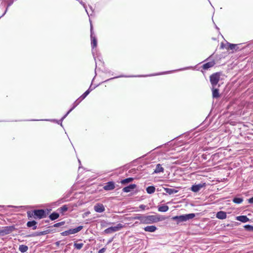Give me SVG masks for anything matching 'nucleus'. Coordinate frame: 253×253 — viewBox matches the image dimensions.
<instances>
[{"mask_svg":"<svg viewBox=\"0 0 253 253\" xmlns=\"http://www.w3.org/2000/svg\"><path fill=\"white\" fill-rule=\"evenodd\" d=\"M177 70H170L167 71H164L162 72L156 73L152 74L149 75H120L117 76H115L114 77H112L109 78L108 79L106 80L104 82H102L99 84H95L94 86H92V83L94 81L95 77L93 78L91 81V84L90 85L88 88L76 100L74 101V102L72 104L71 108L67 111L68 114H70L84 99L86 98V97L92 91L93 89H94L96 87H98L103 83H107L110 81L113 80L115 79H118L120 78H134V77H151L154 76H158L165 75L167 74H170L174 72H176Z\"/></svg>","mask_w":253,"mask_h":253,"instance_id":"1","label":"nucleus"},{"mask_svg":"<svg viewBox=\"0 0 253 253\" xmlns=\"http://www.w3.org/2000/svg\"><path fill=\"white\" fill-rule=\"evenodd\" d=\"M27 214L28 219L30 220V221H36L35 220H40L46 218L42 209L28 211Z\"/></svg>","mask_w":253,"mask_h":253,"instance_id":"2","label":"nucleus"},{"mask_svg":"<svg viewBox=\"0 0 253 253\" xmlns=\"http://www.w3.org/2000/svg\"><path fill=\"white\" fill-rule=\"evenodd\" d=\"M200 213H189L186 214H182L173 216H171L170 219L174 221H187L188 220L193 219L194 217L198 216Z\"/></svg>","mask_w":253,"mask_h":253,"instance_id":"3","label":"nucleus"},{"mask_svg":"<svg viewBox=\"0 0 253 253\" xmlns=\"http://www.w3.org/2000/svg\"><path fill=\"white\" fill-rule=\"evenodd\" d=\"M90 22V40H91V46L92 54L93 55L94 60H96V57L94 54V49L96 48L97 46V39L94 34L93 31V27L92 24L91 20L89 19Z\"/></svg>","mask_w":253,"mask_h":253,"instance_id":"4","label":"nucleus"},{"mask_svg":"<svg viewBox=\"0 0 253 253\" xmlns=\"http://www.w3.org/2000/svg\"><path fill=\"white\" fill-rule=\"evenodd\" d=\"M69 114H68V112H67L66 113V114L65 115H64L60 120H57V119H41V120L31 119V120H28V121H48V122H50L56 123L58 125H60L62 127H63V126L62 125V122L67 117V116Z\"/></svg>","mask_w":253,"mask_h":253,"instance_id":"5","label":"nucleus"},{"mask_svg":"<svg viewBox=\"0 0 253 253\" xmlns=\"http://www.w3.org/2000/svg\"><path fill=\"white\" fill-rule=\"evenodd\" d=\"M125 227L124 225L121 223L118 224L117 225H112L104 230V232L106 234L112 233L121 230Z\"/></svg>","mask_w":253,"mask_h":253,"instance_id":"6","label":"nucleus"},{"mask_svg":"<svg viewBox=\"0 0 253 253\" xmlns=\"http://www.w3.org/2000/svg\"><path fill=\"white\" fill-rule=\"evenodd\" d=\"M132 218L139 219L140 221H156V215L135 216Z\"/></svg>","mask_w":253,"mask_h":253,"instance_id":"7","label":"nucleus"},{"mask_svg":"<svg viewBox=\"0 0 253 253\" xmlns=\"http://www.w3.org/2000/svg\"><path fill=\"white\" fill-rule=\"evenodd\" d=\"M220 74L215 73L210 76V82L212 86H216L219 81Z\"/></svg>","mask_w":253,"mask_h":253,"instance_id":"8","label":"nucleus"},{"mask_svg":"<svg viewBox=\"0 0 253 253\" xmlns=\"http://www.w3.org/2000/svg\"><path fill=\"white\" fill-rule=\"evenodd\" d=\"M83 229L82 226H78L77 228L74 229H71L65 231L61 233L62 236H68L70 234H75L81 231Z\"/></svg>","mask_w":253,"mask_h":253,"instance_id":"9","label":"nucleus"},{"mask_svg":"<svg viewBox=\"0 0 253 253\" xmlns=\"http://www.w3.org/2000/svg\"><path fill=\"white\" fill-rule=\"evenodd\" d=\"M206 187V182L195 184L191 186L190 189L193 192H198L203 187Z\"/></svg>","mask_w":253,"mask_h":253,"instance_id":"10","label":"nucleus"},{"mask_svg":"<svg viewBox=\"0 0 253 253\" xmlns=\"http://www.w3.org/2000/svg\"><path fill=\"white\" fill-rule=\"evenodd\" d=\"M115 183L113 181H109L105 183L103 186L104 190L108 191L114 190L115 188Z\"/></svg>","mask_w":253,"mask_h":253,"instance_id":"11","label":"nucleus"},{"mask_svg":"<svg viewBox=\"0 0 253 253\" xmlns=\"http://www.w3.org/2000/svg\"><path fill=\"white\" fill-rule=\"evenodd\" d=\"M136 188L137 185L136 184L132 183L124 187L123 188L122 191L125 193H128L134 191Z\"/></svg>","mask_w":253,"mask_h":253,"instance_id":"12","label":"nucleus"},{"mask_svg":"<svg viewBox=\"0 0 253 253\" xmlns=\"http://www.w3.org/2000/svg\"><path fill=\"white\" fill-rule=\"evenodd\" d=\"M14 230L13 226L5 227L3 229L0 231V235H4L10 233Z\"/></svg>","mask_w":253,"mask_h":253,"instance_id":"13","label":"nucleus"},{"mask_svg":"<svg viewBox=\"0 0 253 253\" xmlns=\"http://www.w3.org/2000/svg\"><path fill=\"white\" fill-rule=\"evenodd\" d=\"M94 210L96 212L101 213L105 211V207L104 206L100 203H96L94 206Z\"/></svg>","mask_w":253,"mask_h":253,"instance_id":"14","label":"nucleus"},{"mask_svg":"<svg viewBox=\"0 0 253 253\" xmlns=\"http://www.w3.org/2000/svg\"><path fill=\"white\" fill-rule=\"evenodd\" d=\"M227 45L228 46V47H226V49L227 50H232V52H234V51L239 50L238 44H233L227 42Z\"/></svg>","mask_w":253,"mask_h":253,"instance_id":"15","label":"nucleus"},{"mask_svg":"<svg viewBox=\"0 0 253 253\" xmlns=\"http://www.w3.org/2000/svg\"><path fill=\"white\" fill-rule=\"evenodd\" d=\"M69 207L67 205H64L61 207L58 208L56 211H58V213L60 215H64L65 213L68 211Z\"/></svg>","mask_w":253,"mask_h":253,"instance_id":"16","label":"nucleus"},{"mask_svg":"<svg viewBox=\"0 0 253 253\" xmlns=\"http://www.w3.org/2000/svg\"><path fill=\"white\" fill-rule=\"evenodd\" d=\"M170 215H156V221H162L165 220L170 219Z\"/></svg>","mask_w":253,"mask_h":253,"instance_id":"17","label":"nucleus"},{"mask_svg":"<svg viewBox=\"0 0 253 253\" xmlns=\"http://www.w3.org/2000/svg\"><path fill=\"white\" fill-rule=\"evenodd\" d=\"M47 217H48L50 220L51 221L55 220L59 217L58 211H54L52 213H50Z\"/></svg>","mask_w":253,"mask_h":253,"instance_id":"18","label":"nucleus"},{"mask_svg":"<svg viewBox=\"0 0 253 253\" xmlns=\"http://www.w3.org/2000/svg\"><path fill=\"white\" fill-rule=\"evenodd\" d=\"M95 56L96 57V60H95V69H96L97 61L100 62L102 64H104V62H103V61L102 60V58L101 55L100 54V53H97L96 54H95ZM95 73H96V70H95ZM96 75V73H95V76L94 77H95Z\"/></svg>","mask_w":253,"mask_h":253,"instance_id":"19","label":"nucleus"},{"mask_svg":"<svg viewBox=\"0 0 253 253\" xmlns=\"http://www.w3.org/2000/svg\"><path fill=\"white\" fill-rule=\"evenodd\" d=\"M162 188H163L166 192L169 195L174 194L177 193L178 192V190L174 188H169L167 187H162Z\"/></svg>","mask_w":253,"mask_h":253,"instance_id":"20","label":"nucleus"},{"mask_svg":"<svg viewBox=\"0 0 253 253\" xmlns=\"http://www.w3.org/2000/svg\"><path fill=\"white\" fill-rule=\"evenodd\" d=\"M164 169L160 164L156 165L155 169H154L153 174L159 173L160 172H164Z\"/></svg>","mask_w":253,"mask_h":253,"instance_id":"21","label":"nucleus"},{"mask_svg":"<svg viewBox=\"0 0 253 253\" xmlns=\"http://www.w3.org/2000/svg\"><path fill=\"white\" fill-rule=\"evenodd\" d=\"M169 210V207L168 206L165 205V204H162L160 205H159L158 206V210L160 212H166Z\"/></svg>","mask_w":253,"mask_h":253,"instance_id":"22","label":"nucleus"},{"mask_svg":"<svg viewBox=\"0 0 253 253\" xmlns=\"http://www.w3.org/2000/svg\"><path fill=\"white\" fill-rule=\"evenodd\" d=\"M212 95L213 98H217L220 97L219 89L215 87V86H212Z\"/></svg>","mask_w":253,"mask_h":253,"instance_id":"23","label":"nucleus"},{"mask_svg":"<svg viewBox=\"0 0 253 253\" xmlns=\"http://www.w3.org/2000/svg\"><path fill=\"white\" fill-rule=\"evenodd\" d=\"M19 207L12 205H0V211H3V212H5L7 210L8 208H12L15 209H18Z\"/></svg>","mask_w":253,"mask_h":253,"instance_id":"24","label":"nucleus"},{"mask_svg":"<svg viewBox=\"0 0 253 253\" xmlns=\"http://www.w3.org/2000/svg\"><path fill=\"white\" fill-rule=\"evenodd\" d=\"M134 179H135V178L132 177H127V178L122 179L120 181V183L122 185H125L126 183L132 182Z\"/></svg>","mask_w":253,"mask_h":253,"instance_id":"25","label":"nucleus"},{"mask_svg":"<svg viewBox=\"0 0 253 253\" xmlns=\"http://www.w3.org/2000/svg\"><path fill=\"white\" fill-rule=\"evenodd\" d=\"M156 190V188L154 185L148 186L146 188V192L149 194H153Z\"/></svg>","mask_w":253,"mask_h":253,"instance_id":"26","label":"nucleus"},{"mask_svg":"<svg viewBox=\"0 0 253 253\" xmlns=\"http://www.w3.org/2000/svg\"><path fill=\"white\" fill-rule=\"evenodd\" d=\"M216 217L220 219H225L226 217V213L223 211H220L216 213Z\"/></svg>","mask_w":253,"mask_h":253,"instance_id":"27","label":"nucleus"},{"mask_svg":"<svg viewBox=\"0 0 253 253\" xmlns=\"http://www.w3.org/2000/svg\"><path fill=\"white\" fill-rule=\"evenodd\" d=\"M65 202L64 199L60 198L55 202L51 203L52 206H58Z\"/></svg>","mask_w":253,"mask_h":253,"instance_id":"28","label":"nucleus"},{"mask_svg":"<svg viewBox=\"0 0 253 253\" xmlns=\"http://www.w3.org/2000/svg\"><path fill=\"white\" fill-rule=\"evenodd\" d=\"M13 4V1L9 0V1L7 2V3L6 5L5 9L4 11V12L2 13V14L0 16V19L4 16L6 13H7L8 8Z\"/></svg>","mask_w":253,"mask_h":253,"instance_id":"29","label":"nucleus"},{"mask_svg":"<svg viewBox=\"0 0 253 253\" xmlns=\"http://www.w3.org/2000/svg\"><path fill=\"white\" fill-rule=\"evenodd\" d=\"M236 219L239 221H249L250 219L245 215L238 216Z\"/></svg>","mask_w":253,"mask_h":253,"instance_id":"30","label":"nucleus"},{"mask_svg":"<svg viewBox=\"0 0 253 253\" xmlns=\"http://www.w3.org/2000/svg\"><path fill=\"white\" fill-rule=\"evenodd\" d=\"M157 228L156 226L152 225V226H148L146 227L144 229L146 231L148 232H154L156 230Z\"/></svg>","mask_w":253,"mask_h":253,"instance_id":"31","label":"nucleus"},{"mask_svg":"<svg viewBox=\"0 0 253 253\" xmlns=\"http://www.w3.org/2000/svg\"><path fill=\"white\" fill-rule=\"evenodd\" d=\"M49 233V231L48 230H46L42 232H36L35 234H34L32 236H41L42 235H45Z\"/></svg>","mask_w":253,"mask_h":253,"instance_id":"32","label":"nucleus"},{"mask_svg":"<svg viewBox=\"0 0 253 253\" xmlns=\"http://www.w3.org/2000/svg\"><path fill=\"white\" fill-rule=\"evenodd\" d=\"M28 249V247L27 246L23 245H20L19 248V251L22 253H25V252H27Z\"/></svg>","mask_w":253,"mask_h":253,"instance_id":"33","label":"nucleus"},{"mask_svg":"<svg viewBox=\"0 0 253 253\" xmlns=\"http://www.w3.org/2000/svg\"><path fill=\"white\" fill-rule=\"evenodd\" d=\"M243 199L242 198L235 197L233 199V202L236 204H241L243 202Z\"/></svg>","mask_w":253,"mask_h":253,"instance_id":"34","label":"nucleus"},{"mask_svg":"<svg viewBox=\"0 0 253 253\" xmlns=\"http://www.w3.org/2000/svg\"><path fill=\"white\" fill-rule=\"evenodd\" d=\"M42 209L44 211V214L45 215L46 218L47 217L48 215H49L50 214V213H51L52 209L51 208H46V209Z\"/></svg>","mask_w":253,"mask_h":253,"instance_id":"35","label":"nucleus"},{"mask_svg":"<svg viewBox=\"0 0 253 253\" xmlns=\"http://www.w3.org/2000/svg\"><path fill=\"white\" fill-rule=\"evenodd\" d=\"M192 130H192V129H191V130H190V131H187L186 132L184 133L183 134L180 135H179V136H178L177 137H181V136H182V135H185L186 137H189V138H191V137H193V136H189H189L191 134V132H192Z\"/></svg>","mask_w":253,"mask_h":253,"instance_id":"36","label":"nucleus"},{"mask_svg":"<svg viewBox=\"0 0 253 253\" xmlns=\"http://www.w3.org/2000/svg\"><path fill=\"white\" fill-rule=\"evenodd\" d=\"M198 131V130H196V132L193 133V134H192L194 138H196L197 137H198L199 135H201V137L205 138V137L206 136V134L205 133V132H202V133H201L200 134H198L196 135V134L197 133Z\"/></svg>","mask_w":253,"mask_h":253,"instance_id":"37","label":"nucleus"},{"mask_svg":"<svg viewBox=\"0 0 253 253\" xmlns=\"http://www.w3.org/2000/svg\"><path fill=\"white\" fill-rule=\"evenodd\" d=\"M37 222H27V226L28 227H33V229H36L37 226L36 225Z\"/></svg>","mask_w":253,"mask_h":253,"instance_id":"38","label":"nucleus"},{"mask_svg":"<svg viewBox=\"0 0 253 253\" xmlns=\"http://www.w3.org/2000/svg\"><path fill=\"white\" fill-rule=\"evenodd\" d=\"M83 245H84L83 243H75L74 244L75 247L76 249H78V250L81 249L83 247Z\"/></svg>","mask_w":253,"mask_h":253,"instance_id":"39","label":"nucleus"},{"mask_svg":"<svg viewBox=\"0 0 253 253\" xmlns=\"http://www.w3.org/2000/svg\"><path fill=\"white\" fill-rule=\"evenodd\" d=\"M245 229L249 231H253V226L247 225L245 226Z\"/></svg>","mask_w":253,"mask_h":253,"instance_id":"40","label":"nucleus"},{"mask_svg":"<svg viewBox=\"0 0 253 253\" xmlns=\"http://www.w3.org/2000/svg\"><path fill=\"white\" fill-rule=\"evenodd\" d=\"M102 72L105 74H111V75H113L114 74L111 70L106 68H105L104 71H103Z\"/></svg>","mask_w":253,"mask_h":253,"instance_id":"41","label":"nucleus"},{"mask_svg":"<svg viewBox=\"0 0 253 253\" xmlns=\"http://www.w3.org/2000/svg\"><path fill=\"white\" fill-rule=\"evenodd\" d=\"M214 63L213 61L207 62V69L212 67Z\"/></svg>","mask_w":253,"mask_h":253,"instance_id":"42","label":"nucleus"},{"mask_svg":"<svg viewBox=\"0 0 253 253\" xmlns=\"http://www.w3.org/2000/svg\"><path fill=\"white\" fill-rule=\"evenodd\" d=\"M226 47H228L227 43L226 44H225L223 42H221L220 44V49L226 48Z\"/></svg>","mask_w":253,"mask_h":253,"instance_id":"43","label":"nucleus"},{"mask_svg":"<svg viewBox=\"0 0 253 253\" xmlns=\"http://www.w3.org/2000/svg\"><path fill=\"white\" fill-rule=\"evenodd\" d=\"M146 207V206L143 204H141L139 206V209L142 211L145 210Z\"/></svg>","mask_w":253,"mask_h":253,"instance_id":"44","label":"nucleus"},{"mask_svg":"<svg viewBox=\"0 0 253 253\" xmlns=\"http://www.w3.org/2000/svg\"><path fill=\"white\" fill-rule=\"evenodd\" d=\"M64 222H58L57 223L54 225V227H59L62 225H63Z\"/></svg>","mask_w":253,"mask_h":253,"instance_id":"45","label":"nucleus"},{"mask_svg":"<svg viewBox=\"0 0 253 253\" xmlns=\"http://www.w3.org/2000/svg\"><path fill=\"white\" fill-rule=\"evenodd\" d=\"M128 172L135 173L136 172V169H132L129 170Z\"/></svg>","mask_w":253,"mask_h":253,"instance_id":"46","label":"nucleus"},{"mask_svg":"<svg viewBox=\"0 0 253 253\" xmlns=\"http://www.w3.org/2000/svg\"><path fill=\"white\" fill-rule=\"evenodd\" d=\"M248 202L249 203H251V204H253V197L250 198L249 200H248Z\"/></svg>","mask_w":253,"mask_h":253,"instance_id":"47","label":"nucleus"},{"mask_svg":"<svg viewBox=\"0 0 253 253\" xmlns=\"http://www.w3.org/2000/svg\"><path fill=\"white\" fill-rule=\"evenodd\" d=\"M105 251V249L102 248L98 251V253H103Z\"/></svg>","mask_w":253,"mask_h":253,"instance_id":"48","label":"nucleus"},{"mask_svg":"<svg viewBox=\"0 0 253 253\" xmlns=\"http://www.w3.org/2000/svg\"><path fill=\"white\" fill-rule=\"evenodd\" d=\"M70 196V194H67L66 196H65L62 199H64L65 201H66V199L68 198Z\"/></svg>","mask_w":253,"mask_h":253,"instance_id":"49","label":"nucleus"},{"mask_svg":"<svg viewBox=\"0 0 253 253\" xmlns=\"http://www.w3.org/2000/svg\"><path fill=\"white\" fill-rule=\"evenodd\" d=\"M78 162H79V165H80L79 167V169H80L81 168V162L80 159H78Z\"/></svg>","mask_w":253,"mask_h":253,"instance_id":"50","label":"nucleus"},{"mask_svg":"<svg viewBox=\"0 0 253 253\" xmlns=\"http://www.w3.org/2000/svg\"><path fill=\"white\" fill-rule=\"evenodd\" d=\"M91 221H94V222H95V221H105V220H91Z\"/></svg>","mask_w":253,"mask_h":253,"instance_id":"51","label":"nucleus"},{"mask_svg":"<svg viewBox=\"0 0 253 253\" xmlns=\"http://www.w3.org/2000/svg\"><path fill=\"white\" fill-rule=\"evenodd\" d=\"M2 0V1H1V3H0V7H1V6L3 5V2H4V1H5V0Z\"/></svg>","mask_w":253,"mask_h":253,"instance_id":"52","label":"nucleus"},{"mask_svg":"<svg viewBox=\"0 0 253 253\" xmlns=\"http://www.w3.org/2000/svg\"><path fill=\"white\" fill-rule=\"evenodd\" d=\"M89 7L90 8V9L92 11V12H93V8L91 6V5H89Z\"/></svg>","mask_w":253,"mask_h":253,"instance_id":"53","label":"nucleus"},{"mask_svg":"<svg viewBox=\"0 0 253 253\" xmlns=\"http://www.w3.org/2000/svg\"><path fill=\"white\" fill-rule=\"evenodd\" d=\"M202 157L204 159H206V155L205 154H203L202 155Z\"/></svg>","mask_w":253,"mask_h":253,"instance_id":"54","label":"nucleus"},{"mask_svg":"<svg viewBox=\"0 0 253 253\" xmlns=\"http://www.w3.org/2000/svg\"><path fill=\"white\" fill-rule=\"evenodd\" d=\"M90 213V212L89 211H87V212H85L84 213V214H85L86 216H87L88 214H89Z\"/></svg>","mask_w":253,"mask_h":253,"instance_id":"55","label":"nucleus"},{"mask_svg":"<svg viewBox=\"0 0 253 253\" xmlns=\"http://www.w3.org/2000/svg\"><path fill=\"white\" fill-rule=\"evenodd\" d=\"M6 219L7 220V221H8V222L12 221H11V219H10V218H6Z\"/></svg>","mask_w":253,"mask_h":253,"instance_id":"56","label":"nucleus"},{"mask_svg":"<svg viewBox=\"0 0 253 253\" xmlns=\"http://www.w3.org/2000/svg\"><path fill=\"white\" fill-rule=\"evenodd\" d=\"M157 191H162V189H161V188H158L157 189Z\"/></svg>","mask_w":253,"mask_h":253,"instance_id":"57","label":"nucleus"},{"mask_svg":"<svg viewBox=\"0 0 253 253\" xmlns=\"http://www.w3.org/2000/svg\"><path fill=\"white\" fill-rule=\"evenodd\" d=\"M138 192V190H135L134 192V194H137Z\"/></svg>","mask_w":253,"mask_h":253,"instance_id":"58","label":"nucleus"},{"mask_svg":"<svg viewBox=\"0 0 253 253\" xmlns=\"http://www.w3.org/2000/svg\"><path fill=\"white\" fill-rule=\"evenodd\" d=\"M205 122H206V119L205 120H204V121L203 122L202 125H203L204 124Z\"/></svg>","mask_w":253,"mask_h":253,"instance_id":"59","label":"nucleus"},{"mask_svg":"<svg viewBox=\"0 0 253 253\" xmlns=\"http://www.w3.org/2000/svg\"><path fill=\"white\" fill-rule=\"evenodd\" d=\"M204 219H205L204 218H203L200 221H202V222L205 221L204 220Z\"/></svg>","mask_w":253,"mask_h":253,"instance_id":"60","label":"nucleus"},{"mask_svg":"<svg viewBox=\"0 0 253 253\" xmlns=\"http://www.w3.org/2000/svg\"><path fill=\"white\" fill-rule=\"evenodd\" d=\"M42 221L46 222V221H49V220H42Z\"/></svg>","mask_w":253,"mask_h":253,"instance_id":"61","label":"nucleus"},{"mask_svg":"<svg viewBox=\"0 0 253 253\" xmlns=\"http://www.w3.org/2000/svg\"><path fill=\"white\" fill-rule=\"evenodd\" d=\"M2 221H3V222L6 221L5 219H4V218H3V219H2Z\"/></svg>","mask_w":253,"mask_h":253,"instance_id":"62","label":"nucleus"},{"mask_svg":"<svg viewBox=\"0 0 253 253\" xmlns=\"http://www.w3.org/2000/svg\"><path fill=\"white\" fill-rule=\"evenodd\" d=\"M15 221H18V222H20V221H21V220H16Z\"/></svg>","mask_w":253,"mask_h":253,"instance_id":"63","label":"nucleus"},{"mask_svg":"<svg viewBox=\"0 0 253 253\" xmlns=\"http://www.w3.org/2000/svg\"><path fill=\"white\" fill-rule=\"evenodd\" d=\"M203 150H204V151H205V150H206V148H203Z\"/></svg>","mask_w":253,"mask_h":253,"instance_id":"64","label":"nucleus"}]
</instances>
